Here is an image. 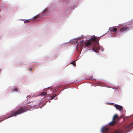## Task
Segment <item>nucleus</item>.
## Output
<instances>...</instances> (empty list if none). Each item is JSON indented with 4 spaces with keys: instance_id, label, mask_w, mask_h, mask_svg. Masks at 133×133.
<instances>
[{
    "instance_id": "nucleus-11",
    "label": "nucleus",
    "mask_w": 133,
    "mask_h": 133,
    "mask_svg": "<svg viewBox=\"0 0 133 133\" xmlns=\"http://www.w3.org/2000/svg\"><path fill=\"white\" fill-rule=\"evenodd\" d=\"M46 92L47 91H43V92H42L40 95L42 96H44V95H46Z\"/></svg>"
},
{
    "instance_id": "nucleus-5",
    "label": "nucleus",
    "mask_w": 133,
    "mask_h": 133,
    "mask_svg": "<svg viewBox=\"0 0 133 133\" xmlns=\"http://www.w3.org/2000/svg\"><path fill=\"white\" fill-rule=\"evenodd\" d=\"M96 38L95 36L91 37L90 39V40L88 41L85 44V45L86 46L88 47L90 45H92V43L96 41Z\"/></svg>"
},
{
    "instance_id": "nucleus-2",
    "label": "nucleus",
    "mask_w": 133,
    "mask_h": 133,
    "mask_svg": "<svg viewBox=\"0 0 133 133\" xmlns=\"http://www.w3.org/2000/svg\"><path fill=\"white\" fill-rule=\"evenodd\" d=\"M28 109H19L16 111H11L10 112L8 116H6L4 119H6L12 116H16L27 111Z\"/></svg>"
},
{
    "instance_id": "nucleus-8",
    "label": "nucleus",
    "mask_w": 133,
    "mask_h": 133,
    "mask_svg": "<svg viewBox=\"0 0 133 133\" xmlns=\"http://www.w3.org/2000/svg\"><path fill=\"white\" fill-rule=\"evenodd\" d=\"M99 48L98 47L94 46L93 48V51L96 52H98L99 49Z\"/></svg>"
},
{
    "instance_id": "nucleus-13",
    "label": "nucleus",
    "mask_w": 133,
    "mask_h": 133,
    "mask_svg": "<svg viewBox=\"0 0 133 133\" xmlns=\"http://www.w3.org/2000/svg\"><path fill=\"white\" fill-rule=\"evenodd\" d=\"M57 96V95L55 94L53 96H51V97L50 99V100H52L53 98H54Z\"/></svg>"
},
{
    "instance_id": "nucleus-4",
    "label": "nucleus",
    "mask_w": 133,
    "mask_h": 133,
    "mask_svg": "<svg viewBox=\"0 0 133 133\" xmlns=\"http://www.w3.org/2000/svg\"><path fill=\"white\" fill-rule=\"evenodd\" d=\"M73 41L74 43H76L78 42L77 46L78 47H79L81 49H82V48L83 45L86 43V42L83 40L80 42H78L76 39H74Z\"/></svg>"
},
{
    "instance_id": "nucleus-21",
    "label": "nucleus",
    "mask_w": 133,
    "mask_h": 133,
    "mask_svg": "<svg viewBox=\"0 0 133 133\" xmlns=\"http://www.w3.org/2000/svg\"><path fill=\"white\" fill-rule=\"evenodd\" d=\"M56 99L55 98V99H56L57 98V97H56Z\"/></svg>"
},
{
    "instance_id": "nucleus-9",
    "label": "nucleus",
    "mask_w": 133,
    "mask_h": 133,
    "mask_svg": "<svg viewBox=\"0 0 133 133\" xmlns=\"http://www.w3.org/2000/svg\"><path fill=\"white\" fill-rule=\"evenodd\" d=\"M32 106H31L29 103H28V104L25 105V107L24 108H29L32 107Z\"/></svg>"
},
{
    "instance_id": "nucleus-12",
    "label": "nucleus",
    "mask_w": 133,
    "mask_h": 133,
    "mask_svg": "<svg viewBox=\"0 0 133 133\" xmlns=\"http://www.w3.org/2000/svg\"><path fill=\"white\" fill-rule=\"evenodd\" d=\"M35 96L33 94H32L31 93L30 95H29V96H28V97H29L30 98H31L32 97Z\"/></svg>"
},
{
    "instance_id": "nucleus-7",
    "label": "nucleus",
    "mask_w": 133,
    "mask_h": 133,
    "mask_svg": "<svg viewBox=\"0 0 133 133\" xmlns=\"http://www.w3.org/2000/svg\"><path fill=\"white\" fill-rule=\"evenodd\" d=\"M109 30L110 32H116L117 30V29L114 27H110L109 29Z\"/></svg>"
},
{
    "instance_id": "nucleus-22",
    "label": "nucleus",
    "mask_w": 133,
    "mask_h": 133,
    "mask_svg": "<svg viewBox=\"0 0 133 133\" xmlns=\"http://www.w3.org/2000/svg\"><path fill=\"white\" fill-rule=\"evenodd\" d=\"M49 89H48L47 90V91H49Z\"/></svg>"
},
{
    "instance_id": "nucleus-6",
    "label": "nucleus",
    "mask_w": 133,
    "mask_h": 133,
    "mask_svg": "<svg viewBox=\"0 0 133 133\" xmlns=\"http://www.w3.org/2000/svg\"><path fill=\"white\" fill-rule=\"evenodd\" d=\"M128 29V26H123L121 29L120 31L121 32H124L126 31Z\"/></svg>"
},
{
    "instance_id": "nucleus-19",
    "label": "nucleus",
    "mask_w": 133,
    "mask_h": 133,
    "mask_svg": "<svg viewBox=\"0 0 133 133\" xmlns=\"http://www.w3.org/2000/svg\"><path fill=\"white\" fill-rule=\"evenodd\" d=\"M15 90L16 91H17V89L16 88H15Z\"/></svg>"
},
{
    "instance_id": "nucleus-14",
    "label": "nucleus",
    "mask_w": 133,
    "mask_h": 133,
    "mask_svg": "<svg viewBox=\"0 0 133 133\" xmlns=\"http://www.w3.org/2000/svg\"><path fill=\"white\" fill-rule=\"evenodd\" d=\"M30 22V20H27L24 22V23H29Z\"/></svg>"
},
{
    "instance_id": "nucleus-16",
    "label": "nucleus",
    "mask_w": 133,
    "mask_h": 133,
    "mask_svg": "<svg viewBox=\"0 0 133 133\" xmlns=\"http://www.w3.org/2000/svg\"><path fill=\"white\" fill-rule=\"evenodd\" d=\"M118 109L119 111H121L122 110V109Z\"/></svg>"
},
{
    "instance_id": "nucleus-1",
    "label": "nucleus",
    "mask_w": 133,
    "mask_h": 133,
    "mask_svg": "<svg viewBox=\"0 0 133 133\" xmlns=\"http://www.w3.org/2000/svg\"><path fill=\"white\" fill-rule=\"evenodd\" d=\"M133 128V122L129 125L125 126L124 127L123 129L115 130L112 133H122L125 131H126L125 133H127ZM108 130V129L107 128L104 127L102 129L101 131L102 133H104V131L107 132Z\"/></svg>"
},
{
    "instance_id": "nucleus-15",
    "label": "nucleus",
    "mask_w": 133,
    "mask_h": 133,
    "mask_svg": "<svg viewBox=\"0 0 133 133\" xmlns=\"http://www.w3.org/2000/svg\"><path fill=\"white\" fill-rule=\"evenodd\" d=\"M71 64H73L74 66H75L76 64H75V62L74 61H73L71 63Z\"/></svg>"
},
{
    "instance_id": "nucleus-10",
    "label": "nucleus",
    "mask_w": 133,
    "mask_h": 133,
    "mask_svg": "<svg viewBox=\"0 0 133 133\" xmlns=\"http://www.w3.org/2000/svg\"><path fill=\"white\" fill-rule=\"evenodd\" d=\"M114 106L116 108H122V106H121L115 104L114 105Z\"/></svg>"
},
{
    "instance_id": "nucleus-20",
    "label": "nucleus",
    "mask_w": 133,
    "mask_h": 133,
    "mask_svg": "<svg viewBox=\"0 0 133 133\" xmlns=\"http://www.w3.org/2000/svg\"><path fill=\"white\" fill-rule=\"evenodd\" d=\"M82 38H79V39L78 40H80V39H81Z\"/></svg>"
},
{
    "instance_id": "nucleus-17",
    "label": "nucleus",
    "mask_w": 133,
    "mask_h": 133,
    "mask_svg": "<svg viewBox=\"0 0 133 133\" xmlns=\"http://www.w3.org/2000/svg\"><path fill=\"white\" fill-rule=\"evenodd\" d=\"M37 16H35L34 17V19H36L37 18Z\"/></svg>"
},
{
    "instance_id": "nucleus-3",
    "label": "nucleus",
    "mask_w": 133,
    "mask_h": 133,
    "mask_svg": "<svg viewBox=\"0 0 133 133\" xmlns=\"http://www.w3.org/2000/svg\"><path fill=\"white\" fill-rule=\"evenodd\" d=\"M121 118V117H118L117 114H115L113 117L112 121L109 124L110 126H112L115 124L116 123L117 121L120 120Z\"/></svg>"
},
{
    "instance_id": "nucleus-18",
    "label": "nucleus",
    "mask_w": 133,
    "mask_h": 133,
    "mask_svg": "<svg viewBox=\"0 0 133 133\" xmlns=\"http://www.w3.org/2000/svg\"><path fill=\"white\" fill-rule=\"evenodd\" d=\"M30 70L31 71L32 70V68H30Z\"/></svg>"
}]
</instances>
